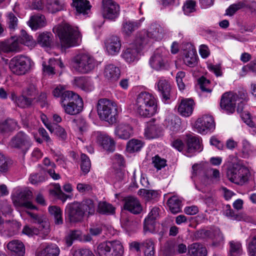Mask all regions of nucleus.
<instances>
[{
  "label": "nucleus",
  "mask_w": 256,
  "mask_h": 256,
  "mask_svg": "<svg viewBox=\"0 0 256 256\" xmlns=\"http://www.w3.org/2000/svg\"><path fill=\"white\" fill-rule=\"evenodd\" d=\"M64 4L62 1L59 0H48V8L52 13L64 10Z\"/></svg>",
  "instance_id": "obj_46"
},
{
  "label": "nucleus",
  "mask_w": 256,
  "mask_h": 256,
  "mask_svg": "<svg viewBox=\"0 0 256 256\" xmlns=\"http://www.w3.org/2000/svg\"><path fill=\"white\" fill-rule=\"evenodd\" d=\"M120 75V68L112 64H109L105 66L104 76L109 82H114L117 81Z\"/></svg>",
  "instance_id": "obj_24"
},
{
  "label": "nucleus",
  "mask_w": 256,
  "mask_h": 256,
  "mask_svg": "<svg viewBox=\"0 0 256 256\" xmlns=\"http://www.w3.org/2000/svg\"><path fill=\"white\" fill-rule=\"evenodd\" d=\"M188 254L192 256H206L207 250L206 247L198 243H194L188 248Z\"/></svg>",
  "instance_id": "obj_35"
},
{
  "label": "nucleus",
  "mask_w": 256,
  "mask_h": 256,
  "mask_svg": "<svg viewBox=\"0 0 256 256\" xmlns=\"http://www.w3.org/2000/svg\"><path fill=\"white\" fill-rule=\"evenodd\" d=\"M45 17L42 14H36L30 16L28 24L32 30H36L45 26Z\"/></svg>",
  "instance_id": "obj_34"
},
{
  "label": "nucleus",
  "mask_w": 256,
  "mask_h": 256,
  "mask_svg": "<svg viewBox=\"0 0 256 256\" xmlns=\"http://www.w3.org/2000/svg\"><path fill=\"white\" fill-rule=\"evenodd\" d=\"M80 168L82 172L86 174L90 170L91 162L89 158L84 154H82L80 156Z\"/></svg>",
  "instance_id": "obj_56"
},
{
  "label": "nucleus",
  "mask_w": 256,
  "mask_h": 256,
  "mask_svg": "<svg viewBox=\"0 0 256 256\" xmlns=\"http://www.w3.org/2000/svg\"><path fill=\"white\" fill-rule=\"evenodd\" d=\"M82 232L80 230H74L71 231L65 238L66 243L68 246L72 244L74 240H81Z\"/></svg>",
  "instance_id": "obj_55"
},
{
  "label": "nucleus",
  "mask_w": 256,
  "mask_h": 256,
  "mask_svg": "<svg viewBox=\"0 0 256 256\" xmlns=\"http://www.w3.org/2000/svg\"><path fill=\"white\" fill-rule=\"evenodd\" d=\"M162 132V126L155 120H152L146 124L144 135L148 139H153L161 136Z\"/></svg>",
  "instance_id": "obj_16"
},
{
  "label": "nucleus",
  "mask_w": 256,
  "mask_h": 256,
  "mask_svg": "<svg viewBox=\"0 0 256 256\" xmlns=\"http://www.w3.org/2000/svg\"><path fill=\"white\" fill-rule=\"evenodd\" d=\"M237 170H238V169ZM239 170L237 174L238 178L234 180V182L238 184H242L248 182L250 176V172L248 168L244 166L240 170L239 169Z\"/></svg>",
  "instance_id": "obj_47"
},
{
  "label": "nucleus",
  "mask_w": 256,
  "mask_h": 256,
  "mask_svg": "<svg viewBox=\"0 0 256 256\" xmlns=\"http://www.w3.org/2000/svg\"><path fill=\"white\" fill-rule=\"evenodd\" d=\"M142 248L144 249L146 256H154V244L151 239L146 240L142 242Z\"/></svg>",
  "instance_id": "obj_48"
},
{
  "label": "nucleus",
  "mask_w": 256,
  "mask_h": 256,
  "mask_svg": "<svg viewBox=\"0 0 256 256\" xmlns=\"http://www.w3.org/2000/svg\"><path fill=\"white\" fill-rule=\"evenodd\" d=\"M28 214L32 218L34 223L40 224L38 228L40 234H43V238H44L50 232V228L49 222L46 220V218L43 216L31 212H28Z\"/></svg>",
  "instance_id": "obj_18"
},
{
  "label": "nucleus",
  "mask_w": 256,
  "mask_h": 256,
  "mask_svg": "<svg viewBox=\"0 0 256 256\" xmlns=\"http://www.w3.org/2000/svg\"><path fill=\"white\" fill-rule=\"evenodd\" d=\"M242 152L244 157H248L254 151V146L246 139H243L242 142Z\"/></svg>",
  "instance_id": "obj_58"
},
{
  "label": "nucleus",
  "mask_w": 256,
  "mask_h": 256,
  "mask_svg": "<svg viewBox=\"0 0 256 256\" xmlns=\"http://www.w3.org/2000/svg\"><path fill=\"white\" fill-rule=\"evenodd\" d=\"M194 104L192 98H182L178 106L179 114L184 117L190 116L193 112Z\"/></svg>",
  "instance_id": "obj_22"
},
{
  "label": "nucleus",
  "mask_w": 256,
  "mask_h": 256,
  "mask_svg": "<svg viewBox=\"0 0 256 256\" xmlns=\"http://www.w3.org/2000/svg\"><path fill=\"white\" fill-rule=\"evenodd\" d=\"M138 194L147 201L156 200L159 196L158 192L157 190H149L144 188L139 190L138 192Z\"/></svg>",
  "instance_id": "obj_43"
},
{
  "label": "nucleus",
  "mask_w": 256,
  "mask_h": 256,
  "mask_svg": "<svg viewBox=\"0 0 256 256\" xmlns=\"http://www.w3.org/2000/svg\"><path fill=\"white\" fill-rule=\"evenodd\" d=\"M72 123L76 126V130L81 134L88 130V125L85 120L82 118L74 119Z\"/></svg>",
  "instance_id": "obj_57"
},
{
  "label": "nucleus",
  "mask_w": 256,
  "mask_h": 256,
  "mask_svg": "<svg viewBox=\"0 0 256 256\" xmlns=\"http://www.w3.org/2000/svg\"><path fill=\"white\" fill-rule=\"evenodd\" d=\"M134 134L132 128L128 124H120L115 128L114 134L119 138L128 140Z\"/></svg>",
  "instance_id": "obj_26"
},
{
  "label": "nucleus",
  "mask_w": 256,
  "mask_h": 256,
  "mask_svg": "<svg viewBox=\"0 0 256 256\" xmlns=\"http://www.w3.org/2000/svg\"><path fill=\"white\" fill-rule=\"evenodd\" d=\"M60 104L64 112L70 115L79 114L83 108L82 98L74 92H68L65 94Z\"/></svg>",
  "instance_id": "obj_5"
},
{
  "label": "nucleus",
  "mask_w": 256,
  "mask_h": 256,
  "mask_svg": "<svg viewBox=\"0 0 256 256\" xmlns=\"http://www.w3.org/2000/svg\"><path fill=\"white\" fill-rule=\"evenodd\" d=\"M12 99L14 100L18 106L24 108L32 104L34 98H27L23 94L22 96H16L14 94H12Z\"/></svg>",
  "instance_id": "obj_40"
},
{
  "label": "nucleus",
  "mask_w": 256,
  "mask_h": 256,
  "mask_svg": "<svg viewBox=\"0 0 256 256\" xmlns=\"http://www.w3.org/2000/svg\"><path fill=\"white\" fill-rule=\"evenodd\" d=\"M92 136L96 140V142L106 150L112 152L115 148V142L114 140L106 133L102 132H94Z\"/></svg>",
  "instance_id": "obj_14"
},
{
  "label": "nucleus",
  "mask_w": 256,
  "mask_h": 256,
  "mask_svg": "<svg viewBox=\"0 0 256 256\" xmlns=\"http://www.w3.org/2000/svg\"><path fill=\"white\" fill-rule=\"evenodd\" d=\"M32 63L28 58L18 55L10 60L9 68L12 73L19 76L23 75L29 72Z\"/></svg>",
  "instance_id": "obj_7"
},
{
  "label": "nucleus",
  "mask_w": 256,
  "mask_h": 256,
  "mask_svg": "<svg viewBox=\"0 0 256 256\" xmlns=\"http://www.w3.org/2000/svg\"><path fill=\"white\" fill-rule=\"evenodd\" d=\"M66 212L70 222H80L85 216L78 202L68 204L66 208Z\"/></svg>",
  "instance_id": "obj_15"
},
{
  "label": "nucleus",
  "mask_w": 256,
  "mask_h": 256,
  "mask_svg": "<svg viewBox=\"0 0 256 256\" xmlns=\"http://www.w3.org/2000/svg\"><path fill=\"white\" fill-rule=\"evenodd\" d=\"M68 92H72V91L66 90L65 88L62 86H56L52 91V94L56 98H60V102L62 100L63 97L64 95L68 94Z\"/></svg>",
  "instance_id": "obj_61"
},
{
  "label": "nucleus",
  "mask_w": 256,
  "mask_h": 256,
  "mask_svg": "<svg viewBox=\"0 0 256 256\" xmlns=\"http://www.w3.org/2000/svg\"><path fill=\"white\" fill-rule=\"evenodd\" d=\"M98 116L101 120L109 124L116 122L118 109L116 104L106 98L100 99L96 104Z\"/></svg>",
  "instance_id": "obj_2"
},
{
  "label": "nucleus",
  "mask_w": 256,
  "mask_h": 256,
  "mask_svg": "<svg viewBox=\"0 0 256 256\" xmlns=\"http://www.w3.org/2000/svg\"><path fill=\"white\" fill-rule=\"evenodd\" d=\"M19 50L20 44L18 39L12 37L4 41H0V54L2 52L4 53L16 52Z\"/></svg>",
  "instance_id": "obj_21"
},
{
  "label": "nucleus",
  "mask_w": 256,
  "mask_h": 256,
  "mask_svg": "<svg viewBox=\"0 0 256 256\" xmlns=\"http://www.w3.org/2000/svg\"><path fill=\"white\" fill-rule=\"evenodd\" d=\"M56 32L60 37L62 46L68 48L78 45L80 33L68 24L58 28Z\"/></svg>",
  "instance_id": "obj_3"
},
{
  "label": "nucleus",
  "mask_w": 256,
  "mask_h": 256,
  "mask_svg": "<svg viewBox=\"0 0 256 256\" xmlns=\"http://www.w3.org/2000/svg\"><path fill=\"white\" fill-rule=\"evenodd\" d=\"M48 212L54 218V224L56 225H60L63 224L62 218V210L59 206H49Z\"/></svg>",
  "instance_id": "obj_41"
},
{
  "label": "nucleus",
  "mask_w": 256,
  "mask_h": 256,
  "mask_svg": "<svg viewBox=\"0 0 256 256\" xmlns=\"http://www.w3.org/2000/svg\"><path fill=\"white\" fill-rule=\"evenodd\" d=\"M157 87L163 100L166 102L170 99L171 86L168 80H160L157 82Z\"/></svg>",
  "instance_id": "obj_30"
},
{
  "label": "nucleus",
  "mask_w": 256,
  "mask_h": 256,
  "mask_svg": "<svg viewBox=\"0 0 256 256\" xmlns=\"http://www.w3.org/2000/svg\"><path fill=\"white\" fill-rule=\"evenodd\" d=\"M135 107L137 112L144 117H150L157 112L154 96L146 92H142L138 95Z\"/></svg>",
  "instance_id": "obj_1"
},
{
  "label": "nucleus",
  "mask_w": 256,
  "mask_h": 256,
  "mask_svg": "<svg viewBox=\"0 0 256 256\" xmlns=\"http://www.w3.org/2000/svg\"><path fill=\"white\" fill-rule=\"evenodd\" d=\"M54 58H50L48 62V64L44 62L42 63V69L44 72L49 75L54 74L55 66L54 64Z\"/></svg>",
  "instance_id": "obj_59"
},
{
  "label": "nucleus",
  "mask_w": 256,
  "mask_h": 256,
  "mask_svg": "<svg viewBox=\"0 0 256 256\" xmlns=\"http://www.w3.org/2000/svg\"><path fill=\"white\" fill-rule=\"evenodd\" d=\"M164 34L163 28L159 24H154L150 26L148 31L143 30L140 32L136 36L138 38L142 36L140 42L146 46L149 42V38L154 39L156 40L162 38Z\"/></svg>",
  "instance_id": "obj_9"
},
{
  "label": "nucleus",
  "mask_w": 256,
  "mask_h": 256,
  "mask_svg": "<svg viewBox=\"0 0 256 256\" xmlns=\"http://www.w3.org/2000/svg\"><path fill=\"white\" fill-rule=\"evenodd\" d=\"M105 44L107 52L112 55L118 54L121 46L120 38L116 36H111L106 40Z\"/></svg>",
  "instance_id": "obj_28"
},
{
  "label": "nucleus",
  "mask_w": 256,
  "mask_h": 256,
  "mask_svg": "<svg viewBox=\"0 0 256 256\" xmlns=\"http://www.w3.org/2000/svg\"><path fill=\"white\" fill-rule=\"evenodd\" d=\"M32 144V140L29 136L24 132L20 131L11 138L8 146L11 148L18 150L24 156Z\"/></svg>",
  "instance_id": "obj_6"
},
{
  "label": "nucleus",
  "mask_w": 256,
  "mask_h": 256,
  "mask_svg": "<svg viewBox=\"0 0 256 256\" xmlns=\"http://www.w3.org/2000/svg\"><path fill=\"white\" fill-rule=\"evenodd\" d=\"M142 38L136 37L134 42L122 52V57L127 62H134L139 60L140 52L144 46L140 42Z\"/></svg>",
  "instance_id": "obj_8"
},
{
  "label": "nucleus",
  "mask_w": 256,
  "mask_h": 256,
  "mask_svg": "<svg viewBox=\"0 0 256 256\" xmlns=\"http://www.w3.org/2000/svg\"><path fill=\"white\" fill-rule=\"evenodd\" d=\"M195 128L198 133L205 134L215 129V122L213 117L205 114L199 118L195 122Z\"/></svg>",
  "instance_id": "obj_11"
},
{
  "label": "nucleus",
  "mask_w": 256,
  "mask_h": 256,
  "mask_svg": "<svg viewBox=\"0 0 256 256\" xmlns=\"http://www.w3.org/2000/svg\"><path fill=\"white\" fill-rule=\"evenodd\" d=\"M166 60L158 50L150 57L149 63L151 68L156 70H162L166 68Z\"/></svg>",
  "instance_id": "obj_20"
},
{
  "label": "nucleus",
  "mask_w": 256,
  "mask_h": 256,
  "mask_svg": "<svg viewBox=\"0 0 256 256\" xmlns=\"http://www.w3.org/2000/svg\"><path fill=\"white\" fill-rule=\"evenodd\" d=\"M243 166L239 163H234L228 169L226 174L228 179L232 182L238 178V173L240 170L237 169L241 168Z\"/></svg>",
  "instance_id": "obj_44"
},
{
  "label": "nucleus",
  "mask_w": 256,
  "mask_h": 256,
  "mask_svg": "<svg viewBox=\"0 0 256 256\" xmlns=\"http://www.w3.org/2000/svg\"><path fill=\"white\" fill-rule=\"evenodd\" d=\"M212 236H210V238L212 239L214 242L220 243L224 240L223 234L218 228H212Z\"/></svg>",
  "instance_id": "obj_62"
},
{
  "label": "nucleus",
  "mask_w": 256,
  "mask_h": 256,
  "mask_svg": "<svg viewBox=\"0 0 256 256\" xmlns=\"http://www.w3.org/2000/svg\"><path fill=\"white\" fill-rule=\"evenodd\" d=\"M124 208L134 214H138L142 210V207L140 200L136 197L129 196L124 199Z\"/></svg>",
  "instance_id": "obj_17"
},
{
  "label": "nucleus",
  "mask_w": 256,
  "mask_h": 256,
  "mask_svg": "<svg viewBox=\"0 0 256 256\" xmlns=\"http://www.w3.org/2000/svg\"><path fill=\"white\" fill-rule=\"evenodd\" d=\"M38 90L36 86L34 84H29L28 86L23 90L22 94L26 96H30L32 98L38 94Z\"/></svg>",
  "instance_id": "obj_60"
},
{
  "label": "nucleus",
  "mask_w": 256,
  "mask_h": 256,
  "mask_svg": "<svg viewBox=\"0 0 256 256\" xmlns=\"http://www.w3.org/2000/svg\"><path fill=\"white\" fill-rule=\"evenodd\" d=\"M72 6L79 14L86 15L90 10L91 5L88 0H72Z\"/></svg>",
  "instance_id": "obj_33"
},
{
  "label": "nucleus",
  "mask_w": 256,
  "mask_h": 256,
  "mask_svg": "<svg viewBox=\"0 0 256 256\" xmlns=\"http://www.w3.org/2000/svg\"><path fill=\"white\" fill-rule=\"evenodd\" d=\"M32 197V192L28 188H25L17 192L15 202H16L20 206L30 210H35L36 209V208L31 202Z\"/></svg>",
  "instance_id": "obj_13"
},
{
  "label": "nucleus",
  "mask_w": 256,
  "mask_h": 256,
  "mask_svg": "<svg viewBox=\"0 0 256 256\" xmlns=\"http://www.w3.org/2000/svg\"><path fill=\"white\" fill-rule=\"evenodd\" d=\"M180 201L176 196L170 198L168 200V205L170 212L173 214H177L180 212Z\"/></svg>",
  "instance_id": "obj_49"
},
{
  "label": "nucleus",
  "mask_w": 256,
  "mask_h": 256,
  "mask_svg": "<svg viewBox=\"0 0 256 256\" xmlns=\"http://www.w3.org/2000/svg\"><path fill=\"white\" fill-rule=\"evenodd\" d=\"M186 146L185 151L188 154H194L196 152H200L202 150L200 139L198 137L192 134L186 135Z\"/></svg>",
  "instance_id": "obj_19"
},
{
  "label": "nucleus",
  "mask_w": 256,
  "mask_h": 256,
  "mask_svg": "<svg viewBox=\"0 0 256 256\" xmlns=\"http://www.w3.org/2000/svg\"><path fill=\"white\" fill-rule=\"evenodd\" d=\"M176 243L174 240H168L161 246L160 256H174L176 254Z\"/></svg>",
  "instance_id": "obj_31"
},
{
  "label": "nucleus",
  "mask_w": 256,
  "mask_h": 256,
  "mask_svg": "<svg viewBox=\"0 0 256 256\" xmlns=\"http://www.w3.org/2000/svg\"><path fill=\"white\" fill-rule=\"evenodd\" d=\"M79 206L84 216L88 218L94 214L97 204L90 198H85L79 202Z\"/></svg>",
  "instance_id": "obj_23"
},
{
  "label": "nucleus",
  "mask_w": 256,
  "mask_h": 256,
  "mask_svg": "<svg viewBox=\"0 0 256 256\" xmlns=\"http://www.w3.org/2000/svg\"><path fill=\"white\" fill-rule=\"evenodd\" d=\"M60 250L58 246L54 244H50L44 248L38 250L36 256H58Z\"/></svg>",
  "instance_id": "obj_32"
},
{
  "label": "nucleus",
  "mask_w": 256,
  "mask_h": 256,
  "mask_svg": "<svg viewBox=\"0 0 256 256\" xmlns=\"http://www.w3.org/2000/svg\"><path fill=\"white\" fill-rule=\"evenodd\" d=\"M6 24L10 31L14 30L18 26V20L16 16L12 12H9L6 16Z\"/></svg>",
  "instance_id": "obj_51"
},
{
  "label": "nucleus",
  "mask_w": 256,
  "mask_h": 256,
  "mask_svg": "<svg viewBox=\"0 0 256 256\" xmlns=\"http://www.w3.org/2000/svg\"><path fill=\"white\" fill-rule=\"evenodd\" d=\"M119 5L112 0H103L102 14L104 18L115 20L120 14Z\"/></svg>",
  "instance_id": "obj_10"
},
{
  "label": "nucleus",
  "mask_w": 256,
  "mask_h": 256,
  "mask_svg": "<svg viewBox=\"0 0 256 256\" xmlns=\"http://www.w3.org/2000/svg\"><path fill=\"white\" fill-rule=\"evenodd\" d=\"M98 206V212L102 214H112L115 212V208L106 202H100Z\"/></svg>",
  "instance_id": "obj_42"
},
{
  "label": "nucleus",
  "mask_w": 256,
  "mask_h": 256,
  "mask_svg": "<svg viewBox=\"0 0 256 256\" xmlns=\"http://www.w3.org/2000/svg\"><path fill=\"white\" fill-rule=\"evenodd\" d=\"M140 23L137 22L124 21L122 26V33L129 36L139 26Z\"/></svg>",
  "instance_id": "obj_45"
},
{
  "label": "nucleus",
  "mask_w": 256,
  "mask_h": 256,
  "mask_svg": "<svg viewBox=\"0 0 256 256\" xmlns=\"http://www.w3.org/2000/svg\"><path fill=\"white\" fill-rule=\"evenodd\" d=\"M160 208L154 207L152 208L148 216L145 218L144 222V230L152 232L154 228L155 220L158 216Z\"/></svg>",
  "instance_id": "obj_25"
},
{
  "label": "nucleus",
  "mask_w": 256,
  "mask_h": 256,
  "mask_svg": "<svg viewBox=\"0 0 256 256\" xmlns=\"http://www.w3.org/2000/svg\"><path fill=\"white\" fill-rule=\"evenodd\" d=\"M248 250L249 256H256V236L248 242Z\"/></svg>",
  "instance_id": "obj_64"
},
{
  "label": "nucleus",
  "mask_w": 256,
  "mask_h": 256,
  "mask_svg": "<svg viewBox=\"0 0 256 256\" xmlns=\"http://www.w3.org/2000/svg\"><path fill=\"white\" fill-rule=\"evenodd\" d=\"M18 128L16 121L12 119H7L0 123V134L12 132Z\"/></svg>",
  "instance_id": "obj_38"
},
{
  "label": "nucleus",
  "mask_w": 256,
  "mask_h": 256,
  "mask_svg": "<svg viewBox=\"0 0 256 256\" xmlns=\"http://www.w3.org/2000/svg\"><path fill=\"white\" fill-rule=\"evenodd\" d=\"M54 133L61 141H64L67 138V133L64 128L59 125H55Z\"/></svg>",
  "instance_id": "obj_63"
},
{
  "label": "nucleus",
  "mask_w": 256,
  "mask_h": 256,
  "mask_svg": "<svg viewBox=\"0 0 256 256\" xmlns=\"http://www.w3.org/2000/svg\"><path fill=\"white\" fill-rule=\"evenodd\" d=\"M143 146V144L142 141L132 139L129 140L126 144V150L130 152H134L140 151Z\"/></svg>",
  "instance_id": "obj_52"
},
{
  "label": "nucleus",
  "mask_w": 256,
  "mask_h": 256,
  "mask_svg": "<svg viewBox=\"0 0 256 256\" xmlns=\"http://www.w3.org/2000/svg\"><path fill=\"white\" fill-rule=\"evenodd\" d=\"M52 38L53 36L52 33L43 32L38 34L36 42L42 47L49 48L52 45Z\"/></svg>",
  "instance_id": "obj_37"
},
{
  "label": "nucleus",
  "mask_w": 256,
  "mask_h": 256,
  "mask_svg": "<svg viewBox=\"0 0 256 256\" xmlns=\"http://www.w3.org/2000/svg\"><path fill=\"white\" fill-rule=\"evenodd\" d=\"M238 96L232 92L224 93L220 99V106L228 114H232L236 109Z\"/></svg>",
  "instance_id": "obj_12"
},
{
  "label": "nucleus",
  "mask_w": 256,
  "mask_h": 256,
  "mask_svg": "<svg viewBox=\"0 0 256 256\" xmlns=\"http://www.w3.org/2000/svg\"><path fill=\"white\" fill-rule=\"evenodd\" d=\"M112 256H122L124 253V248L120 241L110 242L109 244Z\"/></svg>",
  "instance_id": "obj_50"
},
{
  "label": "nucleus",
  "mask_w": 256,
  "mask_h": 256,
  "mask_svg": "<svg viewBox=\"0 0 256 256\" xmlns=\"http://www.w3.org/2000/svg\"><path fill=\"white\" fill-rule=\"evenodd\" d=\"M230 256H240L242 252V244L238 242L231 241L230 242Z\"/></svg>",
  "instance_id": "obj_54"
},
{
  "label": "nucleus",
  "mask_w": 256,
  "mask_h": 256,
  "mask_svg": "<svg viewBox=\"0 0 256 256\" xmlns=\"http://www.w3.org/2000/svg\"><path fill=\"white\" fill-rule=\"evenodd\" d=\"M223 214L232 220L248 222L250 220V218L244 214H236L229 204H226L224 206Z\"/></svg>",
  "instance_id": "obj_27"
},
{
  "label": "nucleus",
  "mask_w": 256,
  "mask_h": 256,
  "mask_svg": "<svg viewBox=\"0 0 256 256\" xmlns=\"http://www.w3.org/2000/svg\"><path fill=\"white\" fill-rule=\"evenodd\" d=\"M7 248L14 256H24L25 254V246L20 240H14L7 244Z\"/></svg>",
  "instance_id": "obj_29"
},
{
  "label": "nucleus",
  "mask_w": 256,
  "mask_h": 256,
  "mask_svg": "<svg viewBox=\"0 0 256 256\" xmlns=\"http://www.w3.org/2000/svg\"><path fill=\"white\" fill-rule=\"evenodd\" d=\"M166 127L170 130L176 132L180 128V119L176 116L168 117L166 120Z\"/></svg>",
  "instance_id": "obj_53"
},
{
  "label": "nucleus",
  "mask_w": 256,
  "mask_h": 256,
  "mask_svg": "<svg viewBox=\"0 0 256 256\" xmlns=\"http://www.w3.org/2000/svg\"><path fill=\"white\" fill-rule=\"evenodd\" d=\"M72 65L76 72L81 74H88L97 66L98 62L90 54H80L72 58Z\"/></svg>",
  "instance_id": "obj_4"
},
{
  "label": "nucleus",
  "mask_w": 256,
  "mask_h": 256,
  "mask_svg": "<svg viewBox=\"0 0 256 256\" xmlns=\"http://www.w3.org/2000/svg\"><path fill=\"white\" fill-rule=\"evenodd\" d=\"M184 55V62L186 66L193 68L197 64V54L195 50L192 48L186 50Z\"/></svg>",
  "instance_id": "obj_36"
},
{
  "label": "nucleus",
  "mask_w": 256,
  "mask_h": 256,
  "mask_svg": "<svg viewBox=\"0 0 256 256\" xmlns=\"http://www.w3.org/2000/svg\"><path fill=\"white\" fill-rule=\"evenodd\" d=\"M18 39L19 44H23L31 49L34 48L36 44V41L33 38L32 36L29 35L24 30H21L20 36Z\"/></svg>",
  "instance_id": "obj_39"
}]
</instances>
